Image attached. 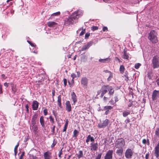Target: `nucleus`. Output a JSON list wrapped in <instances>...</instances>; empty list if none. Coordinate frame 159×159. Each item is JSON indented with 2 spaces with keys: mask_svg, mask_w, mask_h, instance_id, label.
<instances>
[{
  "mask_svg": "<svg viewBox=\"0 0 159 159\" xmlns=\"http://www.w3.org/2000/svg\"><path fill=\"white\" fill-rule=\"evenodd\" d=\"M83 14V13L82 11L78 10L73 12L70 16L73 19L75 23L78 22V18L81 17Z\"/></svg>",
  "mask_w": 159,
  "mask_h": 159,
  "instance_id": "f257e3e1",
  "label": "nucleus"
},
{
  "mask_svg": "<svg viewBox=\"0 0 159 159\" xmlns=\"http://www.w3.org/2000/svg\"><path fill=\"white\" fill-rule=\"evenodd\" d=\"M157 33L154 30H151L149 34L148 39L153 43H157L158 42Z\"/></svg>",
  "mask_w": 159,
  "mask_h": 159,
  "instance_id": "f03ea898",
  "label": "nucleus"
},
{
  "mask_svg": "<svg viewBox=\"0 0 159 159\" xmlns=\"http://www.w3.org/2000/svg\"><path fill=\"white\" fill-rule=\"evenodd\" d=\"M125 145V141L122 138L118 139L115 142V147L117 148H123Z\"/></svg>",
  "mask_w": 159,
  "mask_h": 159,
  "instance_id": "7ed1b4c3",
  "label": "nucleus"
},
{
  "mask_svg": "<svg viewBox=\"0 0 159 159\" xmlns=\"http://www.w3.org/2000/svg\"><path fill=\"white\" fill-rule=\"evenodd\" d=\"M109 85H104L102 86L101 89L98 92V95L101 94V97H102L107 92Z\"/></svg>",
  "mask_w": 159,
  "mask_h": 159,
  "instance_id": "20e7f679",
  "label": "nucleus"
},
{
  "mask_svg": "<svg viewBox=\"0 0 159 159\" xmlns=\"http://www.w3.org/2000/svg\"><path fill=\"white\" fill-rule=\"evenodd\" d=\"M152 67L153 68H157L159 67V57L157 56H154L152 59Z\"/></svg>",
  "mask_w": 159,
  "mask_h": 159,
  "instance_id": "39448f33",
  "label": "nucleus"
},
{
  "mask_svg": "<svg viewBox=\"0 0 159 159\" xmlns=\"http://www.w3.org/2000/svg\"><path fill=\"white\" fill-rule=\"evenodd\" d=\"M133 149L128 148L127 149L125 153V157L128 159H131L133 155Z\"/></svg>",
  "mask_w": 159,
  "mask_h": 159,
  "instance_id": "423d86ee",
  "label": "nucleus"
},
{
  "mask_svg": "<svg viewBox=\"0 0 159 159\" xmlns=\"http://www.w3.org/2000/svg\"><path fill=\"white\" fill-rule=\"evenodd\" d=\"M109 120L106 119L105 120L101 122L98 125V127L99 128H104L107 126L110 123Z\"/></svg>",
  "mask_w": 159,
  "mask_h": 159,
  "instance_id": "0eeeda50",
  "label": "nucleus"
},
{
  "mask_svg": "<svg viewBox=\"0 0 159 159\" xmlns=\"http://www.w3.org/2000/svg\"><path fill=\"white\" fill-rule=\"evenodd\" d=\"M74 23H75V21L70 16L66 18L64 20V24L65 25L68 26Z\"/></svg>",
  "mask_w": 159,
  "mask_h": 159,
  "instance_id": "6e6552de",
  "label": "nucleus"
},
{
  "mask_svg": "<svg viewBox=\"0 0 159 159\" xmlns=\"http://www.w3.org/2000/svg\"><path fill=\"white\" fill-rule=\"evenodd\" d=\"M81 84L83 87H87L88 83V79L85 77H83L80 81Z\"/></svg>",
  "mask_w": 159,
  "mask_h": 159,
  "instance_id": "1a4fd4ad",
  "label": "nucleus"
},
{
  "mask_svg": "<svg viewBox=\"0 0 159 159\" xmlns=\"http://www.w3.org/2000/svg\"><path fill=\"white\" fill-rule=\"evenodd\" d=\"M31 130L35 134H37L39 131L38 128L36 123H31V125L30 127Z\"/></svg>",
  "mask_w": 159,
  "mask_h": 159,
  "instance_id": "9d476101",
  "label": "nucleus"
},
{
  "mask_svg": "<svg viewBox=\"0 0 159 159\" xmlns=\"http://www.w3.org/2000/svg\"><path fill=\"white\" fill-rule=\"evenodd\" d=\"M113 151L112 150H109L105 156V159H112Z\"/></svg>",
  "mask_w": 159,
  "mask_h": 159,
  "instance_id": "9b49d317",
  "label": "nucleus"
},
{
  "mask_svg": "<svg viewBox=\"0 0 159 159\" xmlns=\"http://www.w3.org/2000/svg\"><path fill=\"white\" fill-rule=\"evenodd\" d=\"M90 149L92 151H96L98 148V144L97 142L96 143H92L90 144Z\"/></svg>",
  "mask_w": 159,
  "mask_h": 159,
  "instance_id": "f8f14e48",
  "label": "nucleus"
},
{
  "mask_svg": "<svg viewBox=\"0 0 159 159\" xmlns=\"http://www.w3.org/2000/svg\"><path fill=\"white\" fill-rule=\"evenodd\" d=\"M43 157L44 159H51L52 153L49 151H48L44 153Z\"/></svg>",
  "mask_w": 159,
  "mask_h": 159,
  "instance_id": "ddd939ff",
  "label": "nucleus"
},
{
  "mask_svg": "<svg viewBox=\"0 0 159 159\" xmlns=\"http://www.w3.org/2000/svg\"><path fill=\"white\" fill-rule=\"evenodd\" d=\"M66 109L68 112H70L72 111V107L71 104L69 101H67L66 102Z\"/></svg>",
  "mask_w": 159,
  "mask_h": 159,
  "instance_id": "4468645a",
  "label": "nucleus"
},
{
  "mask_svg": "<svg viewBox=\"0 0 159 159\" xmlns=\"http://www.w3.org/2000/svg\"><path fill=\"white\" fill-rule=\"evenodd\" d=\"M93 43L91 42H89L87 43L83 46L81 49V51H83L88 49L91 46H92Z\"/></svg>",
  "mask_w": 159,
  "mask_h": 159,
  "instance_id": "2eb2a0df",
  "label": "nucleus"
},
{
  "mask_svg": "<svg viewBox=\"0 0 159 159\" xmlns=\"http://www.w3.org/2000/svg\"><path fill=\"white\" fill-rule=\"evenodd\" d=\"M154 155L157 158L159 157V144L158 143L155 148Z\"/></svg>",
  "mask_w": 159,
  "mask_h": 159,
  "instance_id": "dca6fc26",
  "label": "nucleus"
},
{
  "mask_svg": "<svg viewBox=\"0 0 159 159\" xmlns=\"http://www.w3.org/2000/svg\"><path fill=\"white\" fill-rule=\"evenodd\" d=\"M39 102L36 101H33L32 103V108L34 110H37L39 106Z\"/></svg>",
  "mask_w": 159,
  "mask_h": 159,
  "instance_id": "f3484780",
  "label": "nucleus"
},
{
  "mask_svg": "<svg viewBox=\"0 0 159 159\" xmlns=\"http://www.w3.org/2000/svg\"><path fill=\"white\" fill-rule=\"evenodd\" d=\"M113 108V107L111 106H105L104 107V110H106L105 114L108 115L110 112V110H112Z\"/></svg>",
  "mask_w": 159,
  "mask_h": 159,
  "instance_id": "a211bd4d",
  "label": "nucleus"
},
{
  "mask_svg": "<svg viewBox=\"0 0 159 159\" xmlns=\"http://www.w3.org/2000/svg\"><path fill=\"white\" fill-rule=\"evenodd\" d=\"M61 95H59L57 97V106L60 107V108L61 109L62 108V104L61 103Z\"/></svg>",
  "mask_w": 159,
  "mask_h": 159,
  "instance_id": "6ab92c4d",
  "label": "nucleus"
},
{
  "mask_svg": "<svg viewBox=\"0 0 159 159\" xmlns=\"http://www.w3.org/2000/svg\"><path fill=\"white\" fill-rule=\"evenodd\" d=\"M57 25V23L53 21H49L47 23V25L49 27L53 28Z\"/></svg>",
  "mask_w": 159,
  "mask_h": 159,
  "instance_id": "aec40b11",
  "label": "nucleus"
},
{
  "mask_svg": "<svg viewBox=\"0 0 159 159\" xmlns=\"http://www.w3.org/2000/svg\"><path fill=\"white\" fill-rule=\"evenodd\" d=\"M71 98L74 102V105H75V103L77 101L76 96L74 92H72L71 94Z\"/></svg>",
  "mask_w": 159,
  "mask_h": 159,
  "instance_id": "412c9836",
  "label": "nucleus"
},
{
  "mask_svg": "<svg viewBox=\"0 0 159 159\" xmlns=\"http://www.w3.org/2000/svg\"><path fill=\"white\" fill-rule=\"evenodd\" d=\"M90 141L92 142H94V139L93 137L91 136L90 135H89L87 137L86 142L88 143Z\"/></svg>",
  "mask_w": 159,
  "mask_h": 159,
  "instance_id": "4be33fe9",
  "label": "nucleus"
},
{
  "mask_svg": "<svg viewBox=\"0 0 159 159\" xmlns=\"http://www.w3.org/2000/svg\"><path fill=\"white\" fill-rule=\"evenodd\" d=\"M108 91L109 92L108 94L110 96H112L114 92V90L111 86L109 85Z\"/></svg>",
  "mask_w": 159,
  "mask_h": 159,
  "instance_id": "5701e85b",
  "label": "nucleus"
},
{
  "mask_svg": "<svg viewBox=\"0 0 159 159\" xmlns=\"http://www.w3.org/2000/svg\"><path fill=\"white\" fill-rule=\"evenodd\" d=\"M38 116V115L37 114H35L33 116L31 121V123H36V120Z\"/></svg>",
  "mask_w": 159,
  "mask_h": 159,
  "instance_id": "b1692460",
  "label": "nucleus"
},
{
  "mask_svg": "<svg viewBox=\"0 0 159 159\" xmlns=\"http://www.w3.org/2000/svg\"><path fill=\"white\" fill-rule=\"evenodd\" d=\"M123 52L124 55L122 56V58L125 59H128L129 56L128 54L127 53L126 50L124 49Z\"/></svg>",
  "mask_w": 159,
  "mask_h": 159,
  "instance_id": "393cba45",
  "label": "nucleus"
},
{
  "mask_svg": "<svg viewBox=\"0 0 159 159\" xmlns=\"http://www.w3.org/2000/svg\"><path fill=\"white\" fill-rule=\"evenodd\" d=\"M40 122L43 127H44L45 126V121L44 119V117L43 116H41L39 120Z\"/></svg>",
  "mask_w": 159,
  "mask_h": 159,
  "instance_id": "a878e982",
  "label": "nucleus"
},
{
  "mask_svg": "<svg viewBox=\"0 0 159 159\" xmlns=\"http://www.w3.org/2000/svg\"><path fill=\"white\" fill-rule=\"evenodd\" d=\"M116 151V153L118 155L121 156L122 155L123 151V148H118Z\"/></svg>",
  "mask_w": 159,
  "mask_h": 159,
  "instance_id": "bb28decb",
  "label": "nucleus"
},
{
  "mask_svg": "<svg viewBox=\"0 0 159 159\" xmlns=\"http://www.w3.org/2000/svg\"><path fill=\"white\" fill-rule=\"evenodd\" d=\"M159 93V91L155 90L154 91L153 94H152V98L153 99H155L157 96L158 95Z\"/></svg>",
  "mask_w": 159,
  "mask_h": 159,
  "instance_id": "cd10ccee",
  "label": "nucleus"
},
{
  "mask_svg": "<svg viewBox=\"0 0 159 159\" xmlns=\"http://www.w3.org/2000/svg\"><path fill=\"white\" fill-rule=\"evenodd\" d=\"M76 155L78 159H80L81 157H83V151L82 150H80L78 153L76 154Z\"/></svg>",
  "mask_w": 159,
  "mask_h": 159,
  "instance_id": "c85d7f7f",
  "label": "nucleus"
},
{
  "mask_svg": "<svg viewBox=\"0 0 159 159\" xmlns=\"http://www.w3.org/2000/svg\"><path fill=\"white\" fill-rule=\"evenodd\" d=\"M73 134L72 137L76 138L79 134V131L76 129H75L74 130Z\"/></svg>",
  "mask_w": 159,
  "mask_h": 159,
  "instance_id": "c756f323",
  "label": "nucleus"
},
{
  "mask_svg": "<svg viewBox=\"0 0 159 159\" xmlns=\"http://www.w3.org/2000/svg\"><path fill=\"white\" fill-rule=\"evenodd\" d=\"M130 111H125L123 112V116L124 117H126L130 114Z\"/></svg>",
  "mask_w": 159,
  "mask_h": 159,
  "instance_id": "7c9ffc66",
  "label": "nucleus"
},
{
  "mask_svg": "<svg viewBox=\"0 0 159 159\" xmlns=\"http://www.w3.org/2000/svg\"><path fill=\"white\" fill-rule=\"evenodd\" d=\"M105 71L106 72H108L110 73V75L107 78V81H110L111 79V78H112L113 77V74L110 71H108V70H106Z\"/></svg>",
  "mask_w": 159,
  "mask_h": 159,
  "instance_id": "2f4dec72",
  "label": "nucleus"
},
{
  "mask_svg": "<svg viewBox=\"0 0 159 159\" xmlns=\"http://www.w3.org/2000/svg\"><path fill=\"white\" fill-rule=\"evenodd\" d=\"M82 30L81 32V33L80 34V36H82L86 32V29H84L83 27L79 29V30Z\"/></svg>",
  "mask_w": 159,
  "mask_h": 159,
  "instance_id": "473e14b6",
  "label": "nucleus"
},
{
  "mask_svg": "<svg viewBox=\"0 0 159 159\" xmlns=\"http://www.w3.org/2000/svg\"><path fill=\"white\" fill-rule=\"evenodd\" d=\"M125 70V68L123 65H120V71L121 74H123Z\"/></svg>",
  "mask_w": 159,
  "mask_h": 159,
  "instance_id": "72a5a7b5",
  "label": "nucleus"
},
{
  "mask_svg": "<svg viewBox=\"0 0 159 159\" xmlns=\"http://www.w3.org/2000/svg\"><path fill=\"white\" fill-rule=\"evenodd\" d=\"M155 135L157 137L159 138V127L156 128L155 131Z\"/></svg>",
  "mask_w": 159,
  "mask_h": 159,
  "instance_id": "f704fd0d",
  "label": "nucleus"
},
{
  "mask_svg": "<svg viewBox=\"0 0 159 159\" xmlns=\"http://www.w3.org/2000/svg\"><path fill=\"white\" fill-rule=\"evenodd\" d=\"M19 146V143H18L15 146V147L14 148V153H15V156H16L17 153V149L18 148Z\"/></svg>",
  "mask_w": 159,
  "mask_h": 159,
  "instance_id": "c9c22d12",
  "label": "nucleus"
},
{
  "mask_svg": "<svg viewBox=\"0 0 159 159\" xmlns=\"http://www.w3.org/2000/svg\"><path fill=\"white\" fill-rule=\"evenodd\" d=\"M111 60V59L110 58H107L104 59H100L99 61L100 62L104 63L107 61H109Z\"/></svg>",
  "mask_w": 159,
  "mask_h": 159,
  "instance_id": "e433bc0d",
  "label": "nucleus"
},
{
  "mask_svg": "<svg viewBox=\"0 0 159 159\" xmlns=\"http://www.w3.org/2000/svg\"><path fill=\"white\" fill-rule=\"evenodd\" d=\"M60 12L58 11L57 12L53 13L51 15V16H57L60 15Z\"/></svg>",
  "mask_w": 159,
  "mask_h": 159,
  "instance_id": "4c0bfd02",
  "label": "nucleus"
},
{
  "mask_svg": "<svg viewBox=\"0 0 159 159\" xmlns=\"http://www.w3.org/2000/svg\"><path fill=\"white\" fill-rule=\"evenodd\" d=\"M98 29V27L97 26H93L91 27V30L93 31H94L96 30H97Z\"/></svg>",
  "mask_w": 159,
  "mask_h": 159,
  "instance_id": "58836bf2",
  "label": "nucleus"
},
{
  "mask_svg": "<svg viewBox=\"0 0 159 159\" xmlns=\"http://www.w3.org/2000/svg\"><path fill=\"white\" fill-rule=\"evenodd\" d=\"M114 99L115 100V102H116L119 100V99H120V98L119 97H118V96H115L114 97Z\"/></svg>",
  "mask_w": 159,
  "mask_h": 159,
  "instance_id": "ea45409f",
  "label": "nucleus"
},
{
  "mask_svg": "<svg viewBox=\"0 0 159 159\" xmlns=\"http://www.w3.org/2000/svg\"><path fill=\"white\" fill-rule=\"evenodd\" d=\"M141 65V64L139 63H138L136 64L134 66V68L137 69H138L139 68L140 66Z\"/></svg>",
  "mask_w": 159,
  "mask_h": 159,
  "instance_id": "a19ab883",
  "label": "nucleus"
},
{
  "mask_svg": "<svg viewBox=\"0 0 159 159\" xmlns=\"http://www.w3.org/2000/svg\"><path fill=\"white\" fill-rule=\"evenodd\" d=\"M49 119L50 121L52 123V124H53L54 122V118L51 116H50L49 117Z\"/></svg>",
  "mask_w": 159,
  "mask_h": 159,
  "instance_id": "79ce46f5",
  "label": "nucleus"
},
{
  "mask_svg": "<svg viewBox=\"0 0 159 159\" xmlns=\"http://www.w3.org/2000/svg\"><path fill=\"white\" fill-rule=\"evenodd\" d=\"M28 43L32 47H35L36 45H35L34 43H32L29 40H27Z\"/></svg>",
  "mask_w": 159,
  "mask_h": 159,
  "instance_id": "37998d69",
  "label": "nucleus"
},
{
  "mask_svg": "<svg viewBox=\"0 0 159 159\" xmlns=\"http://www.w3.org/2000/svg\"><path fill=\"white\" fill-rule=\"evenodd\" d=\"M90 34L89 33H87L85 34V39H88L89 37V36H90Z\"/></svg>",
  "mask_w": 159,
  "mask_h": 159,
  "instance_id": "c03bdc74",
  "label": "nucleus"
},
{
  "mask_svg": "<svg viewBox=\"0 0 159 159\" xmlns=\"http://www.w3.org/2000/svg\"><path fill=\"white\" fill-rule=\"evenodd\" d=\"M57 144V141L55 139H54L53 140V142L51 145V147L53 148Z\"/></svg>",
  "mask_w": 159,
  "mask_h": 159,
  "instance_id": "a18cd8bd",
  "label": "nucleus"
},
{
  "mask_svg": "<svg viewBox=\"0 0 159 159\" xmlns=\"http://www.w3.org/2000/svg\"><path fill=\"white\" fill-rule=\"evenodd\" d=\"M109 102H110L111 104L112 105H114L116 103V102H115H115L114 101H113V99H112V98L110 100V101Z\"/></svg>",
  "mask_w": 159,
  "mask_h": 159,
  "instance_id": "49530a36",
  "label": "nucleus"
},
{
  "mask_svg": "<svg viewBox=\"0 0 159 159\" xmlns=\"http://www.w3.org/2000/svg\"><path fill=\"white\" fill-rule=\"evenodd\" d=\"M63 83H64V86L65 87V86H66L67 85V80L65 78H64L63 79Z\"/></svg>",
  "mask_w": 159,
  "mask_h": 159,
  "instance_id": "de8ad7c7",
  "label": "nucleus"
},
{
  "mask_svg": "<svg viewBox=\"0 0 159 159\" xmlns=\"http://www.w3.org/2000/svg\"><path fill=\"white\" fill-rule=\"evenodd\" d=\"M101 153H99L96 157V159H101Z\"/></svg>",
  "mask_w": 159,
  "mask_h": 159,
  "instance_id": "09e8293b",
  "label": "nucleus"
},
{
  "mask_svg": "<svg viewBox=\"0 0 159 159\" xmlns=\"http://www.w3.org/2000/svg\"><path fill=\"white\" fill-rule=\"evenodd\" d=\"M62 154V149L59 152V153H58V156L59 157L61 158V155Z\"/></svg>",
  "mask_w": 159,
  "mask_h": 159,
  "instance_id": "8fccbe9b",
  "label": "nucleus"
},
{
  "mask_svg": "<svg viewBox=\"0 0 159 159\" xmlns=\"http://www.w3.org/2000/svg\"><path fill=\"white\" fill-rule=\"evenodd\" d=\"M24 154H25V152H23L22 153L21 155H20L19 159H22L23 158L24 156Z\"/></svg>",
  "mask_w": 159,
  "mask_h": 159,
  "instance_id": "3c124183",
  "label": "nucleus"
},
{
  "mask_svg": "<svg viewBox=\"0 0 159 159\" xmlns=\"http://www.w3.org/2000/svg\"><path fill=\"white\" fill-rule=\"evenodd\" d=\"M25 107L26 109V111L27 113H29V106L28 104H26L25 105Z\"/></svg>",
  "mask_w": 159,
  "mask_h": 159,
  "instance_id": "603ef678",
  "label": "nucleus"
},
{
  "mask_svg": "<svg viewBox=\"0 0 159 159\" xmlns=\"http://www.w3.org/2000/svg\"><path fill=\"white\" fill-rule=\"evenodd\" d=\"M124 76L126 78L125 79V80L127 82H128V81L129 80V78L128 75H125Z\"/></svg>",
  "mask_w": 159,
  "mask_h": 159,
  "instance_id": "864d4df0",
  "label": "nucleus"
},
{
  "mask_svg": "<svg viewBox=\"0 0 159 159\" xmlns=\"http://www.w3.org/2000/svg\"><path fill=\"white\" fill-rule=\"evenodd\" d=\"M102 30L104 32L107 31H108V28H107V27L104 26L103 27Z\"/></svg>",
  "mask_w": 159,
  "mask_h": 159,
  "instance_id": "5fc2aeb1",
  "label": "nucleus"
},
{
  "mask_svg": "<svg viewBox=\"0 0 159 159\" xmlns=\"http://www.w3.org/2000/svg\"><path fill=\"white\" fill-rule=\"evenodd\" d=\"M44 114L45 116H46L48 114V111L47 109H45L43 110Z\"/></svg>",
  "mask_w": 159,
  "mask_h": 159,
  "instance_id": "6e6d98bb",
  "label": "nucleus"
},
{
  "mask_svg": "<svg viewBox=\"0 0 159 159\" xmlns=\"http://www.w3.org/2000/svg\"><path fill=\"white\" fill-rule=\"evenodd\" d=\"M55 125H53V127L52 129V134H53L55 133Z\"/></svg>",
  "mask_w": 159,
  "mask_h": 159,
  "instance_id": "4d7b16f0",
  "label": "nucleus"
},
{
  "mask_svg": "<svg viewBox=\"0 0 159 159\" xmlns=\"http://www.w3.org/2000/svg\"><path fill=\"white\" fill-rule=\"evenodd\" d=\"M71 77L73 78V79H74L76 77V75L74 73H72L71 74Z\"/></svg>",
  "mask_w": 159,
  "mask_h": 159,
  "instance_id": "13d9d810",
  "label": "nucleus"
},
{
  "mask_svg": "<svg viewBox=\"0 0 159 159\" xmlns=\"http://www.w3.org/2000/svg\"><path fill=\"white\" fill-rule=\"evenodd\" d=\"M149 156V152H148L146 154L145 159H148Z\"/></svg>",
  "mask_w": 159,
  "mask_h": 159,
  "instance_id": "bf43d9fd",
  "label": "nucleus"
},
{
  "mask_svg": "<svg viewBox=\"0 0 159 159\" xmlns=\"http://www.w3.org/2000/svg\"><path fill=\"white\" fill-rule=\"evenodd\" d=\"M74 79H73V78H72V80H71V82H72V84H71L70 83V82H69V81H68V83H69V84L70 85V87H71L72 84L74 83Z\"/></svg>",
  "mask_w": 159,
  "mask_h": 159,
  "instance_id": "052dcab7",
  "label": "nucleus"
},
{
  "mask_svg": "<svg viewBox=\"0 0 159 159\" xmlns=\"http://www.w3.org/2000/svg\"><path fill=\"white\" fill-rule=\"evenodd\" d=\"M125 122L126 124H127L130 122V120L129 118H127L125 121Z\"/></svg>",
  "mask_w": 159,
  "mask_h": 159,
  "instance_id": "680f3d73",
  "label": "nucleus"
},
{
  "mask_svg": "<svg viewBox=\"0 0 159 159\" xmlns=\"http://www.w3.org/2000/svg\"><path fill=\"white\" fill-rule=\"evenodd\" d=\"M68 123H69V121L68 120L66 119V123H65V125L64 126L67 127L68 125Z\"/></svg>",
  "mask_w": 159,
  "mask_h": 159,
  "instance_id": "e2e57ef3",
  "label": "nucleus"
},
{
  "mask_svg": "<svg viewBox=\"0 0 159 159\" xmlns=\"http://www.w3.org/2000/svg\"><path fill=\"white\" fill-rule=\"evenodd\" d=\"M2 93V86L1 84H0V94Z\"/></svg>",
  "mask_w": 159,
  "mask_h": 159,
  "instance_id": "0e129e2a",
  "label": "nucleus"
},
{
  "mask_svg": "<svg viewBox=\"0 0 159 159\" xmlns=\"http://www.w3.org/2000/svg\"><path fill=\"white\" fill-rule=\"evenodd\" d=\"M55 90H52V96L53 97L55 96Z\"/></svg>",
  "mask_w": 159,
  "mask_h": 159,
  "instance_id": "69168bd1",
  "label": "nucleus"
},
{
  "mask_svg": "<svg viewBox=\"0 0 159 159\" xmlns=\"http://www.w3.org/2000/svg\"><path fill=\"white\" fill-rule=\"evenodd\" d=\"M142 143L144 144H145L146 143V140L145 139H143L142 140Z\"/></svg>",
  "mask_w": 159,
  "mask_h": 159,
  "instance_id": "338daca9",
  "label": "nucleus"
},
{
  "mask_svg": "<svg viewBox=\"0 0 159 159\" xmlns=\"http://www.w3.org/2000/svg\"><path fill=\"white\" fill-rule=\"evenodd\" d=\"M67 127L66 126H64V128L63 129V132H65L66 131V129H67Z\"/></svg>",
  "mask_w": 159,
  "mask_h": 159,
  "instance_id": "774afa93",
  "label": "nucleus"
}]
</instances>
